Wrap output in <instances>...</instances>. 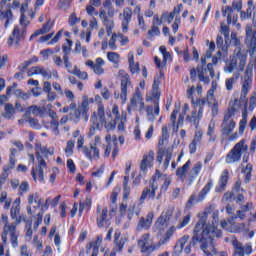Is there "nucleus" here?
I'll use <instances>...</instances> for the list:
<instances>
[{
  "label": "nucleus",
  "instance_id": "obj_35",
  "mask_svg": "<svg viewBox=\"0 0 256 256\" xmlns=\"http://www.w3.org/2000/svg\"><path fill=\"white\" fill-rule=\"evenodd\" d=\"M229 181V170H224L220 176L218 185L215 188L216 193H223L225 188L227 187V183Z\"/></svg>",
  "mask_w": 256,
  "mask_h": 256
},
{
  "label": "nucleus",
  "instance_id": "obj_31",
  "mask_svg": "<svg viewBox=\"0 0 256 256\" xmlns=\"http://www.w3.org/2000/svg\"><path fill=\"white\" fill-rule=\"evenodd\" d=\"M173 152L170 149L161 150L156 158L158 163H163L162 169L167 171ZM164 159V162H163Z\"/></svg>",
  "mask_w": 256,
  "mask_h": 256
},
{
  "label": "nucleus",
  "instance_id": "obj_44",
  "mask_svg": "<svg viewBox=\"0 0 256 256\" xmlns=\"http://www.w3.org/2000/svg\"><path fill=\"white\" fill-rule=\"evenodd\" d=\"M212 188H213V180H209V182L205 185V187L200 191L196 202L201 203V201L205 199V197L207 196V193H209V191H211Z\"/></svg>",
  "mask_w": 256,
  "mask_h": 256
},
{
  "label": "nucleus",
  "instance_id": "obj_33",
  "mask_svg": "<svg viewBox=\"0 0 256 256\" xmlns=\"http://www.w3.org/2000/svg\"><path fill=\"white\" fill-rule=\"evenodd\" d=\"M12 93L15 97H18V99H22L23 101H27L31 97L30 93H25L21 91V89H17V83H14L12 86L7 88L6 94L12 95Z\"/></svg>",
  "mask_w": 256,
  "mask_h": 256
},
{
  "label": "nucleus",
  "instance_id": "obj_45",
  "mask_svg": "<svg viewBox=\"0 0 256 256\" xmlns=\"http://www.w3.org/2000/svg\"><path fill=\"white\" fill-rule=\"evenodd\" d=\"M104 65H105V60H103V58H97L95 60V65L93 68L95 75H104L105 73V69L103 68Z\"/></svg>",
  "mask_w": 256,
  "mask_h": 256
},
{
  "label": "nucleus",
  "instance_id": "obj_56",
  "mask_svg": "<svg viewBox=\"0 0 256 256\" xmlns=\"http://www.w3.org/2000/svg\"><path fill=\"white\" fill-rule=\"evenodd\" d=\"M112 115L114 116V119L111 120L112 123H115V128L117 127V121L123 119V114H119V106L114 105L112 108Z\"/></svg>",
  "mask_w": 256,
  "mask_h": 256
},
{
  "label": "nucleus",
  "instance_id": "obj_6",
  "mask_svg": "<svg viewBox=\"0 0 256 256\" xmlns=\"http://www.w3.org/2000/svg\"><path fill=\"white\" fill-rule=\"evenodd\" d=\"M159 97H161V91H159V81L155 79L152 86V96H146V103L154 101V106H146V115L148 121L153 122L155 121V117H159Z\"/></svg>",
  "mask_w": 256,
  "mask_h": 256
},
{
  "label": "nucleus",
  "instance_id": "obj_8",
  "mask_svg": "<svg viewBox=\"0 0 256 256\" xmlns=\"http://www.w3.org/2000/svg\"><path fill=\"white\" fill-rule=\"evenodd\" d=\"M8 237L12 247L17 249V247H19V231L17 230V224L11 223L4 225L3 232L1 234V239L4 245H7Z\"/></svg>",
  "mask_w": 256,
  "mask_h": 256
},
{
  "label": "nucleus",
  "instance_id": "obj_59",
  "mask_svg": "<svg viewBox=\"0 0 256 256\" xmlns=\"http://www.w3.org/2000/svg\"><path fill=\"white\" fill-rule=\"evenodd\" d=\"M139 210H136V204L135 202H131L129 209H128V219L132 220L133 216L136 215L137 217H139Z\"/></svg>",
  "mask_w": 256,
  "mask_h": 256
},
{
  "label": "nucleus",
  "instance_id": "obj_54",
  "mask_svg": "<svg viewBox=\"0 0 256 256\" xmlns=\"http://www.w3.org/2000/svg\"><path fill=\"white\" fill-rule=\"evenodd\" d=\"M45 111H47L45 107H39L37 105H33L28 108V113H31L32 115H44Z\"/></svg>",
  "mask_w": 256,
  "mask_h": 256
},
{
  "label": "nucleus",
  "instance_id": "obj_57",
  "mask_svg": "<svg viewBox=\"0 0 256 256\" xmlns=\"http://www.w3.org/2000/svg\"><path fill=\"white\" fill-rule=\"evenodd\" d=\"M91 198L86 197L85 200L80 201V208L79 213L80 215L83 213L84 209H88V211L91 209Z\"/></svg>",
  "mask_w": 256,
  "mask_h": 256
},
{
  "label": "nucleus",
  "instance_id": "obj_7",
  "mask_svg": "<svg viewBox=\"0 0 256 256\" xmlns=\"http://www.w3.org/2000/svg\"><path fill=\"white\" fill-rule=\"evenodd\" d=\"M91 123L92 125H96L99 131H101L103 127L108 133L109 131H115V122L107 119L105 116V106L101 104L98 105L97 111L93 112L91 116Z\"/></svg>",
  "mask_w": 256,
  "mask_h": 256
},
{
  "label": "nucleus",
  "instance_id": "obj_1",
  "mask_svg": "<svg viewBox=\"0 0 256 256\" xmlns=\"http://www.w3.org/2000/svg\"><path fill=\"white\" fill-rule=\"evenodd\" d=\"M219 225V210H215V205H211L200 214V219L195 225L194 241L199 239L202 242V249H205V241L213 243V239H219L222 233L217 229Z\"/></svg>",
  "mask_w": 256,
  "mask_h": 256
},
{
  "label": "nucleus",
  "instance_id": "obj_22",
  "mask_svg": "<svg viewBox=\"0 0 256 256\" xmlns=\"http://www.w3.org/2000/svg\"><path fill=\"white\" fill-rule=\"evenodd\" d=\"M28 206L26 211L28 215H35V209L43 207V200L39 197L38 193H30L27 197ZM34 209V210H33Z\"/></svg>",
  "mask_w": 256,
  "mask_h": 256
},
{
  "label": "nucleus",
  "instance_id": "obj_25",
  "mask_svg": "<svg viewBox=\"0 0 256 256\" xmlns=\"http://www.w3.org/2000/svg\"><path fill=\"white\" fill-rule=\"evenodd\" d=\"M197 75L199 78V81L202 83H205L206 85H209L211 83V79H209V76H207V68H204L203 66H197V68H192L190 70V79L192 81H195L197 79Z\"/></svg>",
  "mask_w": 256,
  "mask_h": 256
},
{
  "label": "nucleus",
  "instance_id": "obj_46",
  "mask_svg": "<svg viewBox=\"0 0 256 256\" xmlns=\"http://www.w3.org/2000/svg\"><path fill=\"white\" fill-rule=\"evenodd\" d=\"M201 169H203V163L197 162L190 170L189 177L191 181L193 179H197L199 177V173H201Z\"/></svg>",
  "mask_w": 256,
  "mask_h": 256
},
{
  "label": "nucleus",
  "instance_id": "obj_11",
  "mask_svg": "<svg viewBox=\"0 0 256 256\" xmlns=\"http://www.w3.org/2000/svg\"><path fill=\"white\" fill-rule=\"evenodd\" d=\"M127 111L129 115H131L133 111H138L139 113L147 111V107H145V101L143 100V94L139 88H137L135 93L132 94L130 102L127 106Z\"/></svg>",
  "mask_w": 256,
  "mask_h": 256
},
{
  "label": "nucleus",
  "instance_id": "obj_43",
  "mask_svg": "<svg viewBox=\"0 0 256 256\" xmlns=\"http://www.w3.org/2000/svg\"><path fill=\"white\" fill-rule=\"evenodd\" d=\"M212 188H213V180H209V182L205 185V187L200 191L196 202L201 203V201L205 199V197L207 196V193H209V191H211Z\"/></svg>",
  "mask_w": 256,
  "mask_h": 256
},
{
  "label": "nucleus",
  "instance_id": "obj_15",
  "mask_svg": "<svg viewBox=\"0 0 256 256\" xmlns=\"http://www.w3.org/2000/svg\"><path fill=\"white\" fill-rule=\"evenodd\" d=\"M235 107H230L228 109V112L224 115V120L221 125V133L224 137H229L230 134L233 133V130L235 129V120L231 119L233 115H235Z\"/></svg>",
  "mask_w": 256,
  "mask_h": 256
},
{
  "label": "nucleus",
  "instance_id": "obj_39",
  "mask_svg": "<svg viewBox=\"0 0 256 256\" xmlns=\"http://www.w3.org/2000/svg\"><path fill=\"white\" fill-rule=\"evenodd\" d=\"M103 245V235H98L95 241L90 242L86 246V252L89 253L91 249L99 253V248Z\"/></svg>",
  "mask_w": 256,
  "mask_h": 256
},
{
  "label": "nucleus",
  "instance_id": "obj_17",
  "mask_svg": "<svg viewBox=\"0 0 256 256\" xmlns=\"http://www.w3.org/2000/svg\"><path fill=\"white\" fill-rule=\"evenodd\" d=\"M105 143L106 145H103L104 157H109V155L112 153V158L115 159V157L119 155V148L117 147V136H111V134H107L105 136Z\"/></svg>",
  "mask_w": 256,
  "mask_h": 256
},
{
  "label": "nucleus",
  "instance_id": "obj_37",
  "mask_svg": "<svg viewBox=\"0 0 256 256\" xmlns=\"http://www.w3.org/2000/svg\"><path fill=\"white\" fill-rule=\"evenodd\" d=\"M16 109L15 106L11 103H7L4 105V112L2 113V117L4 119H8L9 121L15 119V114H16Z\"/></svg>",
  "mask_w": 256,
  "mask_h": 256
},
{
  "label": "nucleus",
  "instance_id": "obj_63",
  "mask_svg": "<svg viewBox=\"0 0 256 256\" xmlns=\"http://www.w3.org/2000/svg\"><path fill=\"white\" fill-rule=\"evenodd\" d=\"M253 82L244 80V83L242 85V92H241V97H247V93H249V90L251 89V84Z\"/></svg>",
  "mask_w": 256,
  "mask_h": 256
},
{
  "label": "nucleus",
  "instance_id": "obj_48",
  "mask_svg": "<svg viewBox=\"0 0 256 256\" xmlns=\"http://www.w3.org/2000/svg\"><path fill=\"white\" fill-rule=\"evenodd\" d=\"M207 135L210 143H215L217 135L215 134V121L211 120L208 125Z\"/></svg>",
  "mask_w": 256,
  "mask_h": 256
},
{
  "label": "nucleus",
  "instance_id": "obj_29",
  "mask_svg": "<svg viewBox=\"0 0 256 256\" xmlns=\"http://www.w3.org/2000/svg\"><path fill=\"white\" fill-rule=\"evenodd\" d=\"M159 51L162 54L163 62H161L158 57H155L154 61L156 63V67L160 69V75L163 76V68L165 67L167 61L171 59V54L167 52V48L165 46H160Z\"/></svg>",
  "mask_w": 256,
  "mask_h": 256
},
{
  "label": "nucleus",
  "instance_id": "obj_19",
  "mask_svg": "<svg viewBox=\"0 0 256 256\" xmlns=\"http://www.w3.org/2000/svg\"><path fill=\"white\" fill-rule=\"evenodd\" d=\"M98 145H101V136H95L93 143L90 144V148L87 146H84L83 148V154L87 159H94L97 161L99 159V148Z\"/></svg>",
  "mask_w": 256,
  "mask_h": 256
},
{
  "label": "nucleus",
  "instance_id": "obj_21",
  "mask_svg": "<svg viewBox=\"0 0 256 256\" xmlns=\"http://www.w3.org/2000/svg\"><path fill=\"white\" fill-rule=\"evenodd\" d=\"M155 163V151L150 150L146 152L140 162V175H147L149 169L153 167Z\"/></svg>",
  "mask_w": 256,
  "mask_h": 256
},
{
  "label": "nucleus",
  "instance_id": "obj_49",
  "mask_svg": "<svg viewBox=\"0 0 256 256\" xmlns=\"http://www.w3.org/2000/svg\"><path fill=\"white\" fill-rule=\"evenodd\" d=\"M69 73H71V75H75L78 79H82V81H87L89 79L87 72L81 71L77 66H74L73 70H69Z\"/></svg>",
  "mask_w": 256,
  "mask_h": 256
},
{
  "label": "nucleus",
  "instance_id": "obj_20",
  "mask_svg": "<svg viewBox=\"0 0 256 256\" xmlns=\"http://www.w3.org/2000/svg\"><path fill=\"white\" fill-rule=\"evenodd\" d=\"M233 9L237 11H241L243 9V2L241 0L233 1L232 8L230 6H226L225 9H222L223 17H227V23H237V16L233 15Z\"/></svg>",
  "mask_w": 256,
  "mask_h": 256
},
{
  "label": "nucleus",
  "instance_id": "obj_38",
  "mask_svg": "<svg viewBox=\"0 0 256 256\" xmlns=\"http://www.w3.org/2000/svg\"><path fill=\"white\" fill-rule=\"evenodd\" d=\"M19 213H21V198H16L10 209L11 219H17V217H19Z\"/></svg>",
  "mask_w": 256,
  "mask_h": 256
},
{
  "label": "nucleus",
  "instance_id": "obj_58",
  "mask_svg": "<svg viewBox=\"0 0 256 256\" xmlns=\"http://www.w3.org/2000/svg\"><path fill=\"white\" fill-rule=\"evenodd\" d=\"M237 79H239V76H232L225 80V86L227 91H233V85L237 83Z\"/></svg>",
  "mask_w": 256,
  "mask_h": 256
},
{
  "label": "nucleus",
  "instance_id": "obj_42",
  "mask_svg": "<svg viewBox=\"0 0 256 256\" xmlns=\"http://www.w3.org/2000/svg\"><path fill=\"white\" fill-rule=\"evenodd\" d=\"M16 163H17V149L10 148L9 162H8L6 171H11V169H15Z\"/></svg>",
  "mask_w": 256,
  "mask_h": 256
},
{
  "label": "nucleus",
  "instance_id": "obj_36",
  "mask_svg": "<svg viewBox=\"0 0 256 256\" xmlns=\"http://www.w3.org/2000/svg\"><path fill=\"white\" fill-rule=\"evenodd\" d=\"M95 103V99L91 98L87 95H84L82 97V104H81V109L83 111V114L85 115V121H89V116L87 113H89V106L93 105Z\"/></svg>",
  "mask_w": 256,
  "mask_h": 256
},
{
  "label": "nucleus",
  "instance_id": "obj_26",
  "mask_svg": "<svg viewBox=\"0 0 256 256\" xmlns=\"http://www.w3.org/2000/svg\"><path fill=\"white\" fill-rule=\"evenodd\" d=\"M108 213H109V210L107 209V207L102 206V205L97 206L96 223L99 228L105 227V225H107V227H109V220H107Z\"/></svg>",
  "mask_w": 256,
  "mask_h": 256
},
{
  "label": "nucleus",
  "instance_id": "obj_18",
  "mask_svg": "<svg viewBox=\"0 0 256 256\" xmlns=\"http://www.w3.org/2000/svg\"><path fill=\"white\" fill-rule=\"evenodd\" d=\"M205 100L199 99L196 100L192 99V105L194 107V111L192 112L191 116H187L186 120L190 123H194V125H197V121L203 117V107H205Z\"/></svg>",
  "mask_w": 256,
  "mask_h": 256
},
{
  "label": "nucleus",
  "instance_id": "obj_41",
  "mask_svg": "<svg viewBox=\"0 0 256 256\" xmlns=\"http://www.w3.org/2000/svg\"><path fill=\"white\" fill-rule=\"evenodd\" d=\"M128 62H129V69L132 75H135L139 73V63H135V56L133 55V52L128 53Z\"/></svg>",
  "mask_w": 256,
  "mask_h": 256
},
{
  "label": "nucleus",
  "instance_id": "obj_30",
  "mask_svg": "<svg viewBox=\"0 0 256 256\" xmlns=\"http://www.w3.org/2000/svg\"><path fill=\"white\" fill-rule=\"evenodd\" d=\"M246 43L250 48V53H255L256 49V30L251 25L246 26Z\"/></svg>",
  "mask_w": 256,
  "mask_h": 256
},
{
  "label": "nucleus",
  "instance_id": "obj_10",
  "mask_svg": "<svg viewBox=\"0 0 256 256\" xmlns=\"http://www.w3.org/2000/svg\"><path fill=\"white\" fill-rule=\"evenodd\" d=\"M249 151V146L245 144V140H241L236 143L231 151L226 155L225 162L228 165H233V163H239L241 161V155Z\"/></svg>",
  "mask_w": 256,
  "mask_h": 256
},
{
  "label": "nucleus",
  "instance_id": "obj_47",
  "mask_svg": "<svg viewBox=\"0 0 256 256\" xmlns=\"http://www.w3.org/2000/svg\"><path fill=\"white\" fill-rule=\"evenodd\" d=\"M129 195H131V187L129 186V176H125L123 181V201L125 203L127 199H129Z\"/></svg>",
  "mask_w": 256,
  "mask_h": 256
},
{
  "label": "nucleus",
  "instance_id": "obj_23",
  "mask_svg": "<svg viewBox=\"0 0 256 256\" xmlns=\"http://www.w3.org/2000/svg\"><path fill=\"white\" fill-rule=\"evenodd\" d=\"M232 246L234 248L233 256H245L251 255V253H253V248L251 247V244L248 243L244 246L243 243L237 240V238L232 239Z\"/></svg>",
  "mask_w": 256,
  "mask_h": 256
},
{
  "label": "nucleus",
  "instance_id": "obj_9",
  "mask_svg": "<svg viewBox=\"0 0 256 256\" xmlns=\"http://www.w3.org/2000/svg\"><path fill=\"white\" fill-rule=\"evenodd\" d=\"M161 179V171L156 170L155 174L152 176L150 180L149 186L145 187L141 193L139 202L145 203L146 199H154L157 195V190L159 189V184H157V180Z\"/></svg>",
  "mask_w": 256,
  "mask_h": 256
},
{
  "label": "nucleus",
  "instance_id": "obj_3",
  "mask_svg": "<svg viewBox=\"0 0 256 256\" xmlns=\"http://www.w3.org/2000/svg\"><path fill=\"white\" fill-rule=\"evenodd\" d=\"M181 11H183V4H179L176 7H174L172 12H164L161 16V19L159 17H154L153 25L156 27H160V25H163V21H167V23H174L172 24V31L173 33H177L179 31V25H181Z\"/></svg>",
  "mask_w": 256,
  "mask_h": 256
},
{
  "label": "nucleus",
  "instance_id": "obj_24",
  "mask_svg": "<svg viewBox=\"0 0 256 256\" xmlns=\"http://www.w3.org/2000/svg\"><path fill=\"white\" fill-rule=\"evenodd\" d=\"M38 161V166L35 170H32V177L34 181H40L43 183L45 181L44 171L47 169V162L43 159V156H36Z\"/></svg>",
  "mask_w": 256,
  "mask_h": 256
},
{
  "label": "nucleus",
  "instance_id": "obj_28",
  "mask_svg": "<svg viewBox=\"0 0 256 256\" xmlns=\"http://www.w3.org/2000/svg\"><path fill=\"white\" fill-rule=\"evenodd\" d=\"M119 19L122 20L121 25L123 33H127L131 19H133V10L129 7L124 8L123 12L119 14Z\"/></svg>",
  "mask_w": 256,
  "mask_h": 256
},
{
  "label": "nucleus",
  "instance_id": "obj_52",
  "mask_svg": "<svg viewBox=\"0 0 256 256\" xmlns=\"http://www.w3.org/2000/svg\"><path fill=\"white\" fill-rule=\"evenodd\" d=\"M175 231H177V226H171L166 234L165 237L159 241V245H165V243H167V241H169V239H171L173 237V234L175 233Z\"/></svg>",
  "mask_w": 256,
  "mask_h": 256
},
{
  "label": "nucleus",
  "instance_id": "obj_60",
  "mask_svg": "<svg viewBox=\"0 0 256 256\" xmlns=\"http://www.w3.org/2000/svg\"><path fill=\"white\" fill-rule=\"evenodd\" d=\"M158 35H161L159 26L152 25L151 29L148 31V39H150V41H153V37H158Z\"/></svg>",
  "mask_w": 256,
  "mask_h": 256
},
{
  "label": "nucleus",
  "instance_id": "obj_53",
  "mask_svg": "<svg viewBox=\"0 0 256 256\" xmlns=\"http://www.w3.org/2000/svg\"><path fill=\"white\" fill-rule=\"evenodd\" d=\"M167 141H169V130H167V126H163L162 137L158 141L159 147H163Z\"/></svg>",
  "mask_w": 256,
  "mask_h": 256
},
{
  "label": "nucleus",
  "instance_id": "obj_34",
  "mask_svg": "<svg viewBox=\"0 0 256 256\" xmlns=\"http://www.w3.org/2000/svg\"><path fill=\"white\" fill-rule=\"evenodd\" d=\"M154 217L155 214H153V212L148 213L146 218L142 217L138 222L137 231H141L143 229H151Z\"/></svg>",
  "mask_w": 256,
  "mask_h": 256
},
{
  "label": "nucleus",
  "instance_id": "obj_13",
  "mask_svg": "<svg viewBox=\"0 0 256 256\" xmlns=\"http://www.w3.org/2000/svg\"><path fill=\"white\" fill-rule=\"evenodd\" d=\"M118 77L121 80L120 84V99L122 101V104L125 105L127 103V95L133 89V84H131V77L125 70H119Z\"/></svg>",
  "mask_w": 256,
  "mask_h": 256
},
{
  "label": "nucleus",
  "instance_id": "obj_62",
  "mask_svg": "<svg viewBox=\"0 0 256 256\" xmlns=\"http://www.w3.org/2000/svg\"><path fill=\"white\" fill-rule=\"evenodd\" d=\"M31 227H32V222L28 221L26 223V234H25L26 241H31V239H33V229Z\"/></svg>",
  "mask_w": 256,
  "mask_h": 256
},
{
  "label": "nucleus",
  "instance_id": "obj_51",
  "mask_svg": "<svg viewBox=\"0 0 256 256\" xmlns=\"http://www.w3.org/2000/svg\"><path fill=\"white\" fill-rule=\"evenodd\" d=\"M160 179H163L164 183L162 184L160 188V193H166L167 189H169V185H171V177L167 176L166 174H161Z\"/></svg>",
  "mask_w": 256,
  "mask_h": 256
},
{
  "label": "nucleus",
  "instance_id": "obj_50",
  "mask_svg": "<svg viewBox=\"0 0 256 256\" xmlns=\"http://www.w3.org/2000/svg\"><path fill=\"white\" fill-rule=\"evenodd\" d=\"M189 167H191V160H188L182 167L178 168L176 175L182 178L186 177L187 173H189Z\"/></svg>",
  "mask_w": 256,
  "mask_h": 256
},
{
  "label": "nucleus",
  "instance_id": "obj_14",
  "mask_svg": "<svg viewBox=\"0 0 256 256\" xmlns=\"http://www.w3.org/2000/svg\"><path fill=\"white\" fill-rule=\"evenodd\" d=\"M175 211V207L171 206L165 209L161 215L157 218L154 224V231H158L159 233L165 231L167 227H169V221H171V217H173V213Z\"/></svg>",
  "mask_w": 256,
  "mask_h": 256
},
{
  "label": "nucleus",
  "instance_id": "obj_64",
  "mask_svg": "<svg viewBox=\"0 0 256 256\" xmlns=\"http://www.w3.org/2000/svg\"><path fill=\"white\" fill-rule=\"evenodd\" d=\"M121 56H119V54L117 52H108L107 53V59L108 61H110L111 63H119V59Z\"/></svg>",
  "mask_w": 256,
  "mask_h": 256
},
{
  "label": "nucleus",
  "instance_id": "obj_40",
  "mask_svg": "<svg viewBox=\"0 0 256 256\" xmlns=\"http://www.w3.org/2000/svg\"><path fill=\"white\" fill-rule=\"evenodd\" d=\"M253 209V203L248 202L245 205H242L239 210L236 212V216H238V219L243 221L245 217H247V212L251 211Z\"/></svg>",
  "mask_w": 256,
  "mask_h": 256
},
{
  "label": "nucleus",
  "instance_id": "obj_32",
  "mask_svg": "<svg viewBox=\"0 0 256 256\" xmlns=\"http://www.w3.org/2000/svg\"><path fill=\"white\" fill-rule=\"evenodd\" d=\"M36 157H45L47 159L49 155H54L55 148L43 146L41 142H37L35 146Z\"/></svg>",
  "mask_w": 256,
  "mask_h": 256
},
{
  "label": "nucleus",
  "instance_id": "obj_12",
  "mask_svg": "<svg viewBox=\"0 0 256 256\" xmlns=\"http://www.w3.org/2000/svg\"><path fill=\"white\" fill-rule=\"evenodd\" d=\"M138 247L141 253L145 256L151 255L154 251H157L161 245L153 243L151 240V235L149 233L143 234L140 239H138Z\"/></svg>",
  "mask_w": 256,
  "mask_h": 256
},
{
  "label": "nucleus",
  "instance_id": "obj_2",
  "mask_svg": "<svg viewBox=\"0 0 256 256\" xmlns=\"http://www.w3.org/2000/svg\"><path fill=\"white\" fill-rule=\"evenodd\" d=\"M195 239V228H194V234L192 239H190L189 235H185L183 237H181L176 245H175V253L176 255H181V253H183V249H184V253L186 255H189L191 253V247H195V245H197V243L200 242V249L203 251L204 255L206 256H213L215 255V245H213L212 242H210L209 240H205L204 242V248H203V242L201 241V237Z\"/></svg>",
  "mask_w": 256,
  "mask_h": 256
},
{
  "label": "nucleus",
  "instance_id": "obj_27",
  "mask_svg": "<svg viewBox=\"0 0 256 256\" xmlns=\"http://www.w3.org/2000/svg\"><path fill=\"white\" fill-rule=\"evenodd\" d=\"M227 231L229 233H243L245 237L253 238L255 235V232L249 228V224H246L244 222L238 223L233 227L227 228Z\"/></svg>",
  "mask_w": 256,
  "mask_h": 256
},
{
  "label": "nucleus",
  "instance_id": "obj_5",
  "mask_svg": "<svg viewBox=\"0 0 256 256\" xmlns=\"http://www.w3.org/2000/svg\"><path fill=\"white\" fill-rule=\"evenodd\" d=\"M245 65H247V53L243 52L241 47H237L233 57L224 66V72L233 73L236 70L237 73H242L245 70Z\"/></svg>",
  "mask_w": 256,
  "mask_h": 256
},
{
  "label": "nucleus",
  "instance_id": "obj_61",
  "mask_svg": "<svg viewBox=\"0 0 256 256\" xmlns=\"http://www.w3.org/2000/svg\"><path fill=\"white\" fill-rule=\"evenodd\" d=\"M242 171L245 175L246 183H249V181H251V172L253 171V165L252 164H246L245 168Z\"/></svg>",
  "mask_w": 256,
  "mask_h": 256
},
{
  "label": "nucleus",
  "instance_id": "obj_55",
  "mask_svg": "<svg viewBox=\"0 0 256 256\" xmlns=\"http://www.w3.org/2000/svg\"><path fill=\"white\" fill-rule=\"evenodd\" d=\"M244 81L253 82V63L249 62L244 72Z\"/></svg>",
  "mask_w": 256,
  "mask_h": 256
},
{
  "label": "nucleus",
  "instance_id": "obj_4",
  "mask_svg": "<svg viewBox=\"0 0 256 256\" xmlns=\"http://www.w3.org/2000/svg\"><path fill=\"white\" fill-rule=\"evenodd\" d=\"M104 8L99 10V19H101L104 27L106 28L107 35H113V29L115 28V7L111 0H105L103 3Z\"/></svg>",
  "mask_w": 256,
  "mask_h": 256
},
{
  "label": "nucleus",
  "instance_id": "obj_16",
  "mask_svg": "<svg viewBox=\"0 0 256 256\" xmlns=\"http://www.w3.org/2000/svg\"><path fill=\"white\" fill-rule=\"evenodd\" d=\"M25 35H27V29L21 28V26H14L12 34L8 38L9 47H13L14 49H19V45L21 41L25 39Z\"/></svg>",
  "mask_w": 256,
  "mask_h": 256
}]
</instances>
